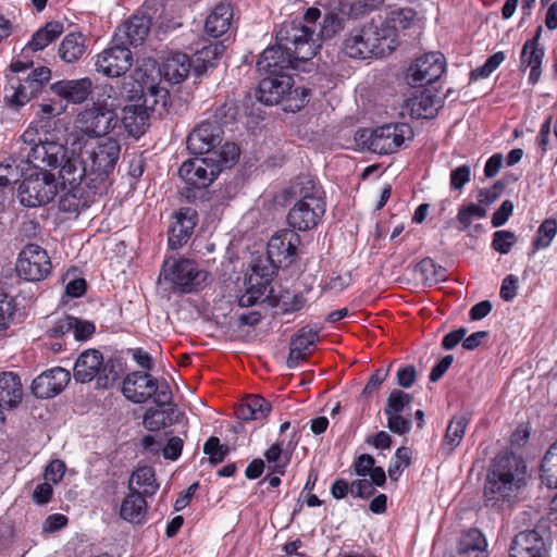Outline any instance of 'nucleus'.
Wrapping results in <instances>:
<instances>
[{
    "instance_id": "nucleus-1",
    "label": "nucleus",
    "mask_w": 557,
    "mask_h": 557,
    "mask_svg": "<svg viewBox=\"0 0 557 557\" xmlns=\"http://www.w3.org/2000/svg\"><path fill=\"white\" fill-rule=\"evenodd\" d=\"M120 152V141L113 137L86 143L78 151L72 150L60 170V177L64 184H84L95 193H102L115 170Z\"/></svg>"
},
{
    "instance_id": "nucleus-2",
    "label": "nucleus",
    "mask_w": 557,
    "mask_h": 557,
    "mask_svg": "<svg viewBox=\"0 0 557 557\" xmlns=\"http://www.w3.org/2000/svg\"><path fill=\"white\" fill-rule=\"evenodd\" d=\"M314 30L301 22L284 24L276 33V44L267 48L257 61L260 74H287L297 62L312 59L320 45Z\"/></svg>"
},
{
    "instance_id": "nucleus-3",
    "label": "nucleus",
    "mask_w": 557,
    "mask_h": 557,
    "mask_svg": "<svg viewBox=\"0 0 557 557\" xmlns=\"http://www.w3.org/2000/svg\"><path fill=\"white\" fill-rule=\"evenodd\" d=\"M527 484V466L512 453H500L492 461L484 484L487 507L500 509L518 498Z\"/></svg>"
},
{
    "instance_id": "nucleus-4",
    "label": "nucleus",
    "mask_w": 557,
    "mask_h": 557,
    "mask_svg": "<svg viewBox=\"0 0 557 557\" xmlns=\"http://www.w3.org/2000/svg\"><path fill=\"white\" fill-rule=\"evenodd\" d=\"M18 153L21 161L33 166L36 171L48 172V170L62 169L63 164L70 158L67 148L41 134L36 126H28L20 137Z\"/></svg>"
},
{
    "instance_id": "nucleus-5",
    "label": "nucleus",
    "mask_w": 557,
    "mask_h": 557,
    "mask_svg": "<svg viewBox=\"0 0 557 557\" xmlns=\"http://www.w3.org/2000/svg\"><path fill=\"white\" fill-rule=\"evenodd\" d=\"M257 91V98L264 104L285 102L284 110L296 112L309 101V89L295 87L289 74H264Z\"/></svg>"
},
{
    "instance_id": "nucleus-6",
    "label": "nucleus",
    "mask_w": 557,
    "mask_h": 557,
    "mask_svg": "<svg viewBox=\"0 0 557 557\" xmlns=\"http://www.w3.org/2000/svg\"><path fill=\"white\" fill-rule=\"evenodd\" d=\"M123 395L135 404H143L150 398L159 407L172 403V392L165 380L153 379L147 372L135 371L127 374L123 381Z\"/></svg>"
},
{
    "instance_id": "nucleus-7",
    "label": "nucleus",
    "mask_w": 557,
    "mask_h": 557,
    "mask_svg": "<svg viewBox=\"0 0 557 557\" xmlns=\"http://www.w3.org/2000/svg\"><path fill=\"white\" fill-rule=\"evenodd\" d=\"M73 376L78 383H87L96 379L99 388H110L119 381L120 371L112 360L104 362L99 350L87 349L78 356Z\"/></svg>"
},
{
    "instance_id": "nucleus-8",
    "label": "nucleus",
    "mask_w": 557,
    "mask_h": 557,
    "mask_svg": "<svg viewBox=\"0 0 557 557\" xmlns=\"http://www.w3.org/2000/svg\"><path fill=\"white\" fill-rule=\"evenodd\" d=\"M343 49L346 55L354 59L382 58L391 53L389 46H386L374 22L351 29L344 40Z\"/></svg>"
},
{
    "instance_id": "nucleus-9",
    "label": "nucleus",
    "mask_w": 557,
    "mask_h": 557,
    "mask_svg": "<svg viewBox=\"0 0 557 557\" xmlns=\"http://www.w3.org/2000/svg\"><path fill=\"white\" fill-rule=\"evenodd\" d=\"M161 275L174 289L193 293L208 285L209 273L199 269L190 259H168L163 262Z\"/></svg>"
},
{
    "instance_id": "nucleus-10",
    "label": "nucleus",
    "mask_w": 557,
    "mask_h": 557,
    "mask_svg": "<svg viewBox=\"0 0 557 557\" xmlns=\"http://www.w3.org/2000/svg\"><path fill=\"white\" fill-rule=\"evenodd\" d=\"M7 78L9 86L5 87L4 99L9 107L18 109L38 96L50 81L51 70L47 66H39L33 70L24 79L9 76Z\"/></svg>"
},
{
    "instance_id": "nucleus-11",
    "label": "nucleus",
    "mask_w": 557,
    "mask_h": 557,
    "mask_svg": "<svg viewBox=\"0 0 557 557\" xmlns=\"http://www.w3.org/2000/svg\"><path fill=\"white\" fill-rule=\"evenodd\" d=\"M550 546L549 528L540 521L533 529L521 531L513 537L509 557H549Z\"/></svg>"
},
{
    "instance_id": "nucleus-12",
    "label": "nucleus",
    "mask_w": 557,
    "mask_h": 557,
    "mask_svg": "<svg viewBox=\"0 0 557 557\" xmlns=\"http://www.w3.org/2000/svg\"><path fill=\"white\" fill-rule=\"evenodd\" d=\"M58 193L53 174L36 171L25 177L18 187V198L23 206L35 208L49 203Z\"/></svg>"
},
{
    "instance_id": "nucleus-13",
    "label": "nucleus",
    "mask_w": 557,
    "mask_h": 557,
    "mask_svg": "<svg viewBox=\"0 0 557 557\" xmlns=\"http://www.w3.org/2000/svg\"><path fill=\"white\" fill-rule=\"evenodd\" d=\"M412 136V131L408 124H385L375 129L364 131L361 138L368 148L379 154H389L396 152L404 144L406 138Z\"/></svg>"
},
{
    "instance_id": "nucleus-14",
    "label": "nucleus",
    "mask_w": 557,
    "mask_h": 557,
    "mask_svg": "<svg viewBox=\"0 0 557 557\" xmlns=\"http://www.w3.org/2000/svg\"><path fill=\"white\" fill-rule=\"evenodd\" d=\"M161 76L162 69L150 58L144 59L135 69L133 78L140 88L146 106L166 104L168 90L159 86Z\"/></svg>"
},
{
    "instance_id": "nucleus-15",
    "label": "nucleus",
    "mask_w": 557,
    "mask_h": 557,
    "mask_svg": "<svg viewBox=\"0 0 557 557\" xmlns=\"http://www.w3.org/2000/svg\"><path fill=\"white\" fill-rule=\"evenodd\" d=\"M413 396L401 389H393L384 408L387 418V428L391 432L398 435H405L412 428L411 404Z\"/></svg>"
},
{
    "instance_id": "nucleus-16",
    "label": "nucleus",
    "mask_w": 557,
    "mask_h": 557,
    "mask_svg": "<svg viewBox=\"0 0 557 557\" xmlns=\"http://www.w3.org/2000/svg\"><path fill=\"white\" fill-rule=\"evenodd\" d=\"M299 244L300 237L294 230L277 231L268 243V265L273 267L275 271L290 265L296 259Z\"/></svg>"
},
{
    "instance_id": "nucleus-17",
    "label": "nucleus",
    "mask_w": 557,
    "mask_h": 557,
    "mask_svg": "<svg viewBox=\"0 0 557 557\" xmlns=\"http://www.w3.org/2000/svg\"><path fill=\"white\" fill-rule=\"evenodd\" d=\"M16 271L27 281L45 280L51 272V261L47 251L35 244L25 246L20 252Z\"/></svg>"
},
{
    "instance_id": "nucleus-18",
    "label": "nucleus",
    "mask_w": 557,
    "mask_h": 557,
    "mask_svg": "<svg viewBox=\"0 0 557 557\" xmlns=\"http://www.w3.org/2000/svg\"><path fill=\"white\" fill-rule=\"evenodd\" d=\"M133 65V53L124 44L116 42L114 38L109 48L97 54L95 67L98 73L108 77H120Z\"/></svg>"
},
{
    "instance_id": "nucleus-19",
    "label": "nucleus",
    "mask_w": 557,
    "mask_h": 557,
    "mask_svg": "<svg viewBox=\"0 0 557 557\" xmlns=\"http://www.w3.org/2000/svg\"><path fill=\"white\" fill-rule=\"evenodd\" d=\"M221 173V164L210 160V157L196 158L185 161L178 169L184 182L194 188H206Z\"/></svg>"
},
{
    "instance_id": "nucleus-20",
    "label": "nucleus",
    "mask_w": 557,
    "mask_h": 557,
    "mask_svg": "<svg viewBox=\"0 0 557 557\" xmlns=\"http://www.w3.org/2000/svg\"><path fill=\"white\" fill-rule=\"evenodd\" d=\"M77 122L86 135L99 137L116 126L117 115L107 106H92L78 114Z\"/></svg>"
},
{
    "instance_id": "nucleus-21",
    "label": "nucleus",
    "mask_w": 557,
    "mask_h": 557,
    "mask_svg": "<svg viewBox=\"0 0 557 557\" xmlns=\"http://www.w3.org/2000/svg\"><path fill=\"white\" fill-rule=\"evenodd\" d=\"M224 131L221 125L210 120L199 123L187 137V149L193 154H210L223 141Z\"/></svg>"
},
{
    "instance_id": "nucleus-22",
    "label": "nucleus",
    "mask_w": 557,
    "mask_h": 557,
    "mask_svg": "<svg viewBox=\"0 0 557 557\" xmlns=\"http://www.w3.org/2000/svg\"><path fill=\"white\" fill-rule=\"evenodd\" d=\"M324 213V200L295 202L288 211L287 222L292 230L307 232L318 226Z\"/></svg>"
},
{
    "instance_id": "nucleus-23",
    "label": "nucleus",
    "mask_w": 557,
    "mask_h": 557,
    "mask_svg": "<svg viewBox=\"0 0 557 557\" xmlns=\"http://www.w3.org/2000/svg\"><path fill=\"white\" fill-rule=\"evenodd\" d=\"M70 380L71 374L67 370L55 367L46 370L33 381L32 392L37 398H52L66 387Z\"/></svg>"
},
{
    "instance_id": "nucleus-24",
    "label": "nucleus",
    "mask_w": 557,
    "mask_h": 557,
    "mask_svg": "<svg viewBox=\"0 0 557 557\" xmlns=\"http://www.w3.org/2000/svg\"><path fill=\"white\" fill-rule=\"evenodd\" d=\"M416 21V12L410 8L392 11L379 25L381 36L392 52L397 45L398 33L410 28Z\"/></svg>"
},
{
    "instance_id": "nucleus-25",
    "label": "nucleus",
    "mask_w": 557,
    "mask_h": 557,
    "mask_svg": "<svg viewBox=\"0 0 557 557\" xmlns=\"http://www.w3.org/2000/svg\"><path fill=\"white\" fill-rule=\"evenodd\" d=\"M445 71V58L440 52H430L418 58L410 67L414 85H428L438 79Z\"/></svg>"
},
{
    "instance_id": "nucleus-26",
    "label": "nucleus",
    "mask_w": 557,
    "mask_h": 557,
    "mask_svg": "<svg viewBox=\"0 0 557 557\" xmlns=\"http://www.w3.org/2000/svg\"><path fill=\"white\" fill-rule=\"evenodd\" d=\"M197 224V212L193 208H181L172 216L169 227V247L177 249L188 242Z\"/></svg>"
},
{
    "instance_id": "nucleus-27",
    "label": "nucleus",
    "mask_w": 557,
    "mask_h": 557,
    "mask_svg": "<svg viewBox=\"0 0 557 557\" xmlns=\"http://www.w3.org/2000/svg\"><path fill=\"white\" fill-rule=\"evenodd\" d=\"M50 90L60 100L73 104H81L85 102L92 91V82L89 77L78 79H62L50 85Z\"/></svg>"
},
{
    "instance_id": "nucleus-28",
    "label": "nucleus",
    "mask_w": 557,
    "mask_h": 557,
    "mask_svg": "<svg viewBox=\"0 0 557 557\" xmlns=\"http://www.w3.org/2000/svg\"><path fill=\"white\" fill-rule=\"evenodd\" d=\"M151 27V18L146 15H133L114 32V40L126 47L137 46L147 37Z\"/></svg>"
},
{
    "instance_id": "nucleus-29",
    "label": "nucleus",
    "mask_w": 557,
    "mask_h": 557,
    "mask_svg": "<svg viewBox=\"0 0 557 557\" xmlns=\"http://www.w3.org/2000/svg\"><path fill=\"white\" fill-rule=\"evenodd\" d=\"M318 339V330L310 326L300 329L290 342L287 367L294 369L300 361L306 360L312 354Z\"/></svg>"
},
{
    "instance_id": "nucleus-30",
    "label": "nucleus",
    "mask_w": 557,
    "mask_h": 557,
    "mask_svg": "<svg viewBox=\"0 0 557 557\" xmlns=\"http://www.w3.org/2000/svg\"><path fill=\"white\" fill-rule=\"evenodd\" d=\"M323 194L320 184L310 175L297 176L286 190V196L295 202L324 200Z\"/></svg>"
},
{
    "instance_id": "nucleus-31",
    "label": "nucleus",
    "mask_w": 557,
    "mask_h": 557,
    "mask_svg": "<svg viewBox=\"0 0 557 557\" xmlns=\"http://www.w3.org/2000/svg\"><path fill=\"white\" fill-rule=\"evenodd\" d=\"M148 109L151 111L157 110V106L149 107L140 104H128L123 108L122 123L128 135L138 138L145 133L149 114Z\"/></svg>"
},
{
    "instance_id": "nucleus-32",
    "label": "nucleus",
    "mask_w": 557,
    "mask_h": 557,
    "mask_svg": "<svg viewBox=\"0 0 557 557\" xmlns=\"http://www.w3.org/2000/svg\"><path fill=\"white\" fill-rule=\"evenodd\" d=\"M190 71L194 72L191 59L181 52L169 55L162 65V75L165 81L172 84H180L187 78Z\"/></svg>"
},
{
    "instance_id": "nucleus-33",
    "label": "nucleus",
    "mask_w": 557,
    "mask_h": 557,
    "mask_svg": "<svg viewBox=\"0 0 557 557\" xmlns=\"http://www.w3.org/2000/svg\"><path fill=\"white\" fill-rule=\"evenodd\" d=\"M23 397L21 379L13 372L0 373V407L8 410L16 408Z\"/></svg>"
},
{
    "instance_id": "nucleus-34",
    "label": "nucleus",
    "mask_w": 557,
    "mask_h": 557,
    "mask_svg": "<svg viewBox=\"0 0 557 557\" xmlns=\"http://www.w3.org/2000/svg\"><path fill=\"white\" fill-rule=\"evenodd\" d=\"M407 107L416 119H432L442 108V99L429 92H420L408 99Z\"/></svg>"
},
{
    "instance_id": "nucleus-35",
    "label": "nucleus",
    "mask_w": 557,
    "mask_h": 557,
    "mask_svg": "<svg viewBox=\"0 0 557 557\" xmlns=\"http://www.w3.org/2000/svg\"><path fill=\"white\" fill-rule=\"evenodd\" d=\"M233 18L231 4L221 2L214 7L206 20L205 29L208 35L216 38L225 34Z\"/></svg>"
},
{
    "instance_id": "nucleus-36",
    "label": "nucleus",
    "mask_w": 557,
    "mask_h": 557,
    "mask_svg": "<svg viewBox=\"0 0 557 557\" xmlns=\"http://www.w3.org/2000/svg\"><path fill=\"white\" fill-rule=\"evenodd\" d=\"M147 509L145 496L138 491H129V494L122 502L120 516L131 523H141L145 521Z\"/></svg>"
},
{
    "instance_id": "nucleus-37",
    "label": "nucleus",
    "mask_w": 557,
    "mask_h": 557,
    "mask_svg": "<svg viewBox=\"0 0 557 557\" xmlns=\"http://www.w3.org/2000/svg\"><path fill=\"white\" fill-rule=\"evenodd\" d=\"M486 541L478 529L469 530L459 541L454 557H486Z\"/></svg>"
},
{
    "instance_id": "nucleus-38",
    "label": "nucleus",
    "mask_w": 557,
    "mask_h": 557,
    "mask_svg": "<svg viewBox=\"0 0 557 557\" xmlns=\"http://www.w3.org/2000/svg\"><path fill=\"white\" fill-rule=\"evenodd\" d=\"M129 491H138L144 496H151L159 490L154 470L151 467H138L128 481Z\"/></svg>"
},
{
    "instance_id": "nucleus-39",
    "label": "nucleus",
    "mask_w": 557,
    "mask_h": 557,
    "mask_svg": "<svg viewBox=\"0 0 557 557\" xmlns=\"http://www.w3.org/2000/svg\"><path fill=\"white\" fill-rule=\"evenodd\" d=\"M543 58V48L533 47L532 42H525L523 45L520 55L521 69L525 70L527 67H531L529 82L532 85H535L540 81Z\"/></svg>"
},
{
    "instance_id": "nucleus-40",
    "label": "nucleus",
    "mask_w": 557,
    "mask_h": 557,
    "mask_svg": "<svg viewBox=\"0 0 557 557\" xmlns=\"http://www.w3.org/2000/svg\"><path fill=\"white\" fill-rule=\"evenodd\" d=\"M271 411V404L259 395L249 396L237 409L242 420H262Z\"/></svg>"
},
{
    "instance_id": "nucleus-41",
    "label": "nucleus",
    "mask_w": 557,
    "mask_h": 557,
    "mask_svg": "<svg viewBox=\"0 0 557 557\" xmlns=\"http://www.w3.org/2000/svg\"><path fill=\"white\" fill-rule=\"evenodd\" d=\"M63 24L57 21L48 22L44 27L33 34L25 49L39 51L55 40L63 33Z\"/></svg>"
},
{
    "instance_id": "nucleus-42",
    "label": "nucleus",
    "mask_w": 557,
    "mask_h": 557,
    "mask_svg": "<svg viewBox=\"0 0 557 557\" xmlns=\"http://www.w3.org/2000/svg\"><path fill=\"white\" fill-rule=\"evenodd\" d=\"M86 51L85 38L81 33L66 35L59 46V57L66 63L76 62Z\"/></svg>"
},
{
    "instance_id": "nucleus-43",
    "label": "nucleus",
    "mask_w": 557,
    "mask_h": 557,
    "mask_svg": "<svg viewBox=\"0 0 557 557\" xmlns=\"http://www.w3.org/2000/svg\"><path fill=\"white\" fill-rule=\"evenodd\" d=\"M275 270L273 267L263 264L261 261L255 263L251 274L246 280V285L257 297H263L271 282Z\"/></svg>"
},
{
    "instance_id": "nucleus-44",
    "label": "nucleus",
    "mask_w": 557,
    "mask_h": 557,
    "mask_svg": "<svg viewBox=\"0 0 557 557\" xmlns=\"http://www.w3.org/2000/svg\"><path fill=\"white\" fill-rule=\"evenodd\" d=\"M223 50L220 44H210L198 50L191 59L194 64V74L197 78L201 77L209 67L215 66V61Z\"/></svg>"
},
{
    "instance_id": "nucleus-45",
    "label": "nucleus",
    "mask_w": 557,
    "mask_h": 557,
    "mask_svg": "<svg viewBox=\"0 0 557 557\" xmlns=\"http://www.w3.org/2000/svg\"><path fill=\"white\" fill-rule=\"evenodd\" d=\"M25 170H28L25 161H21V156L9 157L5 161L0 163V186L5 187L11 184L20 182L24 176Z\"/></svg>"
},
{
    "instance_id": "nucleus-46",
    "label": "nucleus",
    "mask_w": 557,
    "mask_h": 557,
    "mask_svg": "<svg viewBox=\"0 0 557 557\" xmlns=\"http://www.w3.org/2000/svg\"><path fill=\"white\" fill-rule=\"evenodd\" d=\"M414 273L424 285H434L446 277V270L431 258H424L414 267Z\"/></svg>"
},
{
    "instance_id": "nucleus-47",
    "label": "nucleus",
    "mask_w": 557,
    "mask_h": 557,
    "mask_svg": "<svg viewBox=\"0 0 557 557\" xmlns=\"http://www.w3.org/2000/svg\"><path fill=\"white\" fill-rule=\"evenodd\" d=\"M467 425L468 419L465 416H455L450 420L442 444L443 448L447 450V454H451L460 444L463 438Z\"/></svg>"
},
{
    "instance_id": "nucleus-48",
    "label": "nucleus",
    "mask_w": 557,
    "mask_h": 557,
    "mask_svg": "<svg viewBox=\"0 0 557 557\" xmlns=\"http://www.w3.org/2000/svg\"><path fill=\"white\" fill-rule=\"evenodd\" d=\"M541 480L549 488H557V441L550 445L541 462Z\"/></svg>"
},
{
    "instance_id": "nucleus-49",
    "label": "nucleus",
    "mask_w": 557,
    "mask_h": 557,
    "mask_svg": "<svg viewBox=\"0 0 557 557\" xmlns=\"http://www.w3.org/2000/svg\"><path fill=\"white\" fill-rule=\"evenodd\" d=\"M486 208L481 205L469 203L467 206H461L457 213L459 231H466L474 219H483L486 216Z\"/></svg>"
},
{
    "instance_id": "nucleus-50",
    "label": "nucleus",
    "mask_w": 557,
    "mask_h": 557,
    "mask_svg": "<svg viewBox=\"0 0 557 557\" xmlns=\"http://www.w3.org/2000/svg\"><path fill=\"white\" fill-rule=\"evenodd\" d=\"M239 157V148L235 143L226 141L221 144L210 156V160L221 164V170L224 166L235 162Z\"/></svg>"
},
{
    "instance_id": "nucleus-51",
    "label": "nucleus",
    "mask_w": 557,
    "mask_h": 557,
    "mask_svg": "<svg viewBox=\"0 0 557 557\" xmlns=\"http://www.w3.org/2000/svg\"><path fill=\"white\" fill-rule=\"evenodd\" d=\"M174 410L171 409V413ZM144 425L149 431H158L173 423V420L170 418V412L164 410H159L154 408H149L144 416Z\"/></svg>"
},
{
    "instance_id": "nucleus-52",
    "label": "nucleus",
    "mask_w": 557,
    "mask_h": 557,
    "mask_svg": "<svg viewBox=\"0 0 557 557\" xmlns=\"http://www.w3.org/2000/svg\"><path fill=\"white\" fill-rule=\"evenodd\" d=\"M557 234V222L554 219H546L539 226L533 246L536 249L547 248Z\"/></svg>"
},
{
    "instance_id": "nucleus-53",
    "label": "nucleus",
    "mask_w": 557,
    "mask_h": 557,
    "mask_svg": "<svg viewBox=\"0 0 557 557\" xmlns=\"http://www.w3.org/2000/svg\"><path fill=\"white\" fill-rule=\"evenodd\" d=\"M203 453L209 456L211 463L218 465L225 459L230 448L226 445H222L218 437L210 436L203 445Z\"/></svg>"
},
{
    "instance_id": "nucleus-54",
    "label": "nucleus",
    "mask_w": 557,
    "mask_h": 557,
    "mask_svg": "<svg viewBox=\"0 0 557 557\" xmlns=\"http://www.w3.org/2000/svg\"><path fill=\"white\" fill-rule=\"evenodd\" d=\"M70 187H71V190H69L67 193H65L61 198H60V201H59V209L63 212H69V213H78L79 210L84 207V203L82 201V199L79 197H77V188L82 185V184H76V185H71L69 184Z\"/></svg>"
},
{
    "instance_id": "nucleus-55",
    "label": "nucleus",
    "mask_w": 557,
    "mask_h": 557,
    "mask_svg": "<svg viewBox=\"0 0 557 557\" xmlns=\"http://www.w3.org/2000/svg\"><path fill=\"white\" fill-rule=\"evenodd\" d=\"M411 463V450L408 447H399L395 453V461L388 468V475L397 480L403 470Z\"/></svg>"
},
{
    "instance_id": "nucleus-56",
    "label": "nucleus",
    "mask_w": 557,
    "mask_h": 557,
    "mask_svg": "<svg viewBox=\"0 0 557 557\" xmlns=\"http://www.w3.org/2000/svg\"><path fill=\"white\" fill-rule=\"evenodd\" d=\"M516 242L517 237L515 233L510 231H497L493 235L492 247L496 251L506 255L511 250Z\"/></svg>"
},
{
    "instance_id": "nucleus-57",
    "label": "nucleus",
    "mask_w": 557,
    "mask_h": 557,
    "mask_svg": "<svg viewBox=\"0 0 557 557\" xmlns=\"http://www.w3.org/2000/svg\"><path fill=\"white\" fill-rule=\"evenodd\" d=\"M237 108L235 107V104L225 102L224 104L215 109L212 115L213 120H210V122L221 125V127L223 128V126L232 123L235 120Z\"/></svg>"
},
{
    "instance_id": "nucleus-58",
    "label": "nucleus",
    "mask_w": 557,
    "mask_h": 557,
    "mask_svg": "<svg viewBox=\"0 0 557 557\" xmlns=\"http://www.w3.org/2000/svg\"><path fill=\"white\" fill-rule=\"evenodd\" d=\"M15 312V305L13 299L0 293V329H7L13 319Z\"/></svg>"
},
{
    "instance_id": "nucleus-59",
    "label": "nucleus",
    "mask_w": 557,
    "mask_h": 557,
    "mask_svg": "<svg viewBox=\"0 0 557 557\" xmlns=\"http://www.w3.org/2000/svg\"><path fill=\"white\" fill-rule=\"evenodd\" d=\"M342 28V18L334 13H329L323 18L320 36L324 39L332 38Z\"/></svg>"
},
{
    "instance_id": "nucleus-60",
    "label": "nucleus",
    "mask_w": 557,
    "mask_h": 557,
    "mask_svg": "<svg viewBox=\"0 0 557 557\" xmlns=\"http://www.w3.org/2000/svg\"><path fill=\"white\" fill-rule=\"evenodd\" d=\"M471 169L467 164H462L450 172V187L460 190L470 181Z\"/></svg>"
},
{
    "instance_id": "nucleus-61",
    "label": "nucleus",
    "mask_w": 557,
    "mask_h": 557,
    "mask_svg": "<svg viewBox=\"0 0 557 557\" xmlns=\"http://www.w3.org/2000/svg\"><path fill=\"white\" fill-rule=\"evenodd\" d=\"M504 184L497 181L491 188L480 189L476 199L481 206L492 205L502 194Z\"/></svg>"
},
{
    "instance_id": "nucleus-62",
    "label": "nucleus",
    "mask_w": 557,
    "mask_h": 557,
    "mask_svg": "<svg viewBox=\"0 0 557 557\" xmlns=\"http://www.w3.org/2000/svg\"><path fill=\"white\" fill-rule=\"evenodd\" d=\"M389 374V367L387 369H377L369 379L366 384L362 395L370 396L375 393L380 385L387 379Z\"/></svg>"
},
{
    "instance_id": "nucleus-63",
    "label": "nucleus",
    "mask_w": 557,
    "mask_h": 557,
    "mask_svg": "<svg viewBox=\"0 0 557 557\" xmlns=\"http://www.w3.org/2000/svg\"><path fill=\"white\" fill-rule=\"evenodd\" d=\"M397 384L403 388L411 387L417 380V370L413 366L408 364L400 367L396 373Z\"/></svg>"
},
{
    "instance_id": "nucleus-64",
    "label": "nucleus",
    "mask_w": 557,
    "mask_h": 557,
    "mask_svg": "<svg viewBox=\"0 0 557 557\" xmlns=\"http://www.w3.org/2000/svg\"><path fill=\"white\" fill-rule=\"evenodd\" d=\"M72 334L77 341H86L95 332L94 323L74 317Z\"/></svg>"
}]
</instances>
